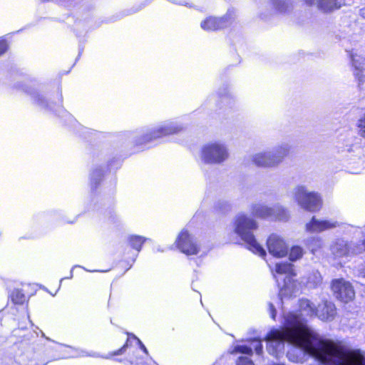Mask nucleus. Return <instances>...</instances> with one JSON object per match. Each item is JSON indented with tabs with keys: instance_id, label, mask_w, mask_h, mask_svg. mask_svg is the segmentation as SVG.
Segmentation results:
<instances>
[{
	"instance_id": "nucleus-1",
	"label": "nucleus",
	"mask_w": 365,
	"mask_h": 365,
	"mask_svg": "<svg viewBox=\"0 0 365 365\" xmlns=\"http://www.w3.org/2000/svg\"><path fill=\"white\" fill-rule=\"evenodd\" d=\"M322 348V353L318 361L323 364L336 359V365H365V356L359 349H349L341 341L329 339Z\"/></svg>"
},
{
	"instance_id": "nucleus-2",
	"label": "nucleus",
	"mask_w": 365,
	"mask_h": 365,
	"mask_svg": "<svg viewBox=\"0 0 365 365\" xmlns=\"http://www.w3.org/2000/svg\"><path fill=\"white\" fill-rule=\"evenodd\" d=\"M286 337L287 341L302 347L306 353L317 361L322 353V344L328 340L312 336L309 329L302 324L287 327Z\"/></svg>"
},
{
	"instance_id": "nucleus-3",
	"label": "nucleus",
	"mask_w": 365,
	"mask_h": 365,
	"mask_svg": "<svg viewBox=\"0 0 365 365\" xmlns=\"http://www.w3.org/2000/svg\"><path fill=\"white\" fill-rule=\"evenodd\" d=\"M234 232L246 243L247 248L254 254L262 257H266L264 249L257 242L253 231L258 228L256 220L245 214H240L235 217Z\"/></svg>"
},
{
	"instance_id": "nucleus-4",
	"label": "nucleus",
	"mask_w": 365,
	"mask_h": 365,
	"mask_svg": "<svg viewBox=\"0 0 365 365\" xmlns=\"http://www.w3.org/2000/svg\"><path fill=\"white\" fill-rule=\"evenodd\" d=\"M251 215L257 219L272 220L274 221L287 219V210L280 206L268 207L261 203H255L251 206Z\"/></svg>"
},
{
	"instance_id": "nucleus-5",
	"label": "nucleus",
	"mask_w": 365,
	"mask_h": 365,
	"mask_svg": "<svg viewBox=\"0 0 365 365\" xmlns=\"http://www.w3.org/2000/svg\"><path fill=\"white\" fill-rule=\"evenodd\" d=\"M146 239L140 235H130L128 237L125 245L120 262L124 263L126 269H130L140 252Z\"/></svg>"
},
{
	"instance_id": "nucleus-6",
	"label": "nucleus",
	"mask_w": 365,
	"mask_h": 365,
	"mask_svg": "<svg viewBox=\"0 0 365 365\" xmlns=\"http://www.w3.org/2000/svg\"><path fill=\"white\" fill-rule=\"evenodd\" d=\"M227 158L228 153L226 148L218 143H207L201 150V158L207 164L221 163Z\"/></svg>"
},
{
	"instance_id": "nucleus-7",
	"label": "nucleus",
	"mask_w": 365,
	"mask_h": 365,
	"mask_svg": "<svg viewBox=\"0 0 365 365\" xmlns=\"http://www.w3.org/2000/svg\"><path fill=\"white\" fill-rule=\"evenodd\" d=\"M295 199L301 207L309 212L319 211L322 206V200L318 193L307 192L302 186L297 188Z\"/></svg>"
},
{
	"instance_id": "nucleus-8",
	"label": "nucleus",
	"mask_w": 365,
	"mask_h": 365,
	"mask_svg": "<svg viewBox=\"0 0 365 365\" xmlns=\"http://www.w3.org/2000/svg\"><path fill=\"white\" fill-rule=\"evenodd\" d=\"M330 289L335 297L344 303L350 302L355 298L353 285L343 278L332 279L330 283Z\"/></svg>"
},
{
	"instance_id": "nucleus-9",
	"label": "nucleus",
	"mask_w": 365,
	"mask_h": 365,
	"mask_svg": "<svg viewBox=\"0 0 365 365\" xmlns=\"http://www.w3.org/2000/svg\"><path fill=\"white\" fill-rule=\"evenodd\" d=\"M175 245L180 252L187 256L197 255L200 250L199 245L185 228L181 230L178 235Z\"/></svg>"
},
{
	"instance_id": "nucleus-10",
	"label": "nucleus",
	"mask_w": 365,
	"mask_h": 365,
	"mask_svg": "<svg viewBox=\"0 0 365 365\" xmlns=\"http://www.w3.org/2000/svg\"><path fill=\"white\" fill-rule=\"evenodd\" d=\"M289 154V148L280 147L273 154L258 153L253 158L254 163L261 167H272L278 165Z\"/></svg>"
},
{
	"instance_id": "nucleus-11",
	"label": "nucleus",
	"mask_w": 365,
	"mask_h": 365,
	"mask_svg": "<svg viewBox=\"0 0 365 365\" xmlns=\"http://www.w3.org/2000/svg\"><path fill=\"white\" fill-rule=\"evenodd\" d=\"M266 245L269 254L276 258H283L288 254L287 244L277 234L272 233L268 237Z\"/></svg>"
},
{
	"instance_id": "nucleus-12",
	"label": "nucleus",
	"mask_w": 365,
	"mask_h": 365,
	"mask_svg": "<svg viewBox=\"0 0 365 365\" xmlns=\"http://www.w3.org/2000/svg\"><path fill=\"white\" fill-rule=\"evenodd\" d=\"M228 17L210 16L205 18L200 24L201 28L206 31H216L227 27Z\"/></svg>"
},
{
	"instance_id": "nucleus-13",
	"label": "nucleus",
	"mask_w": 365,
	"mask_h": 365,
	"mask_svg": "<svg viewBox=\"0 0 365 365\" xmlns=\"http://www.w3.org/2000/svg\"><path fill=\"white\" fill-rule=\"evenodd\" d=\"M181 127L168 125L160 127L150 131L149 133L143 136V142L153 140L158 138H160L167 135H173L179 133L182 130Z\"/></svg>"
},
{
	"instance_id": "nucleus-14",
	"label": "nucleus",
	"mask_w": 365,
	"mask_h": 365,
	"mask_svg": "<svg viewBox=\"0 0 365 365\" xmlns=\"http://www.w3.org/2000/svg\"><path fill=\"white\" fill-rule=\"evenodd\" d=\"M352 64L354 68V77L359 85H362L365 82V58L359 56H352Z\"/></svg>"
},
{
	"instance_id": "nucleus-15",
	"label": "nucleus",
	"mask_w": 365,
	"mask_h": 365,
	"mask_svg": "<svg viewBox=\"0 0 365 365\" xmlns=\"http://www.w3.org/2000/svg\"><path fill=\"white\" fill-rule=\"evenodd\" d=\"M336 226V222L328 220H318L312 217L310 221L306 225L307 230L309 232H322L326 230L334 228Z\"/></svg>"
},
{
	"instance_id": "nucleus-16",
	"label": "nucleus",
	"mask_w": 365,
	"mask_h": 365,
	"mask_svg": "<svg viewBox=\"0 0 365 365\" xmlns=\"http://www.w3.org/2000/svg\"><path fill=\"white\" fill-rule=\"evenodd\" d=\"M317 8L324 13H331L345 5V0H317Z\"/></svg>"
},
{
	"instance_id": "nucleus-17",
	"label": "nucleus",
	"mask_w": 365,
	"mask_h": 365,
	"mask_svg": "<svg viewBox=\"0 0 365 365\" xmlns=\"http://www.w3.org/2000/svg\"><path fill=\"white\" fill-rule=\"evenodd\" d=\"M274 271L278 274H287L291 277L296 276L294 265L287 262L277 263L275 264Z\"/></svg>"
},
{
	"instance_id": "nucleus-18",
	"label": "nucleus",
	"mask_w": 365,
	"mask_h": 365,
	"mask_svg": "<svg viewBox=\"0 0 365 365\" xmlns=\"http://www.w3.org/2000/svg\"><path fill=\"white\" fill-rule=\"evenodd\" d=\"M105 171L101 168H94L90 175V183L92 189L96 190L102 182Z\"/></svg>"
},
{
	"instance_id": "nucleus-19",
	"label": "nucleus",
	"mask_w": 365,
	"mask_h": 365,
	"mask_svg": "<svg viewBox=\"0 0 365 365\" xmlns=\"http://www.w3.org/2000/svg\"><path fill=\"white\" fill-rule=\"evenodd\" d=\"M264 340L267 341H287L286 337V328L283 330L279 329H271L264 336Z\"/></svg>"
},
{
	"instance_id": "nucleus-20",
	"label": "nucleus",
	"mask_w": 365,
	"mask_h": 365,
	"mask_svg": "<svg viewBox=\"0 0 365 365\" xmlns=\"http://www.w3.org/2000/svg\"><path fill=\"white\" fill-rule=\"evenodd\" d=\"M10 298L14 304L21 305L26 302V295L23 291L19 289H14L10 294Z\"/></svg>"
},
{
	"instance_id": "nucleus-21",
	"label": "nucleus",
	"mask_w": 365,
	"mask_h": 365,
	"mask_svg": "<svg viewBox=\"0 0 365 365\" xmlns=\"http://www.w3.org/2000/svg\"><path fill=\"white\" fill-rule=\"evenodd\" d=\"M304 255L303 249L299 245L292 246L289 252V259L291 262H295L302 257Z\"/></svg>"
},
{
	"instance_id": "nucleus-22",
	"label": "nucleus",
	"mask_w": 365,
	"mask_h": 365,
	"mask_svg": "<svg viewBox=\"0 0 365 365\" xmlns=\"http://www.w3.org/2000/svg\"><path fill=\"white\" fill-rule=\"evenodd\" d=\"M232 354H237V353H241L247 354L249 356H252L253 351L251 347L247 346V345H237L234 346V348L230 351Z\"/></svg>"
},
{
	"instance_id": "nucleus-23",
	"label": "nucleus",
	"mask_w": 365,
	"mask_h": 365,
	"mask_svg": "<svg viewBox=\"0 0 365 365\" xmlns=\"http://www.w3.org/2000/svg\"><path fill=\"white\" fill-rule=\"evenodd\" d=\"M129 341H130V336H128V339H126V341L120 348H119L118 349H117L115 351L109 352L105 358L106 359H112V358L115 357V356L123 354L125 352L126 349L128 346Z\"/></svg>"
},
{
	"instance_id": "nucleus-24",
	"label": "nucleus",
	"mask_w": 365,
	"mask_h": 365,
	"mask_svg": "<svg viewBox=\"0 0 365 365\" xmlns=\"http://www.w3.org/2000/svg\"><path fill=\"white\" fill-rule=\"evenodd\" d=\"M357 128H359V135L365 138V114H364L359 118L357 123Z\"/></svg>"
},
{
	"instance_id": "nucleus-25",
	"label": "nucleus",
	"mask_w": 365,
	"mask_h": 365,
	"mask_svg": "<svg viewBox=\"0 0 365 365\" xmlns=\"http://www.w3.org/2000/svg\"><path fill=\"white\" fill-rule=\"evenodd\" d=\"M236 365H255V364L247 356H240L236 361Z\"/></svg>"
},
{
	"instance_id": "nucleus-26",
	"label": "nucleus",
	"mask_w": 365,
	"mask_h": 365,
	"mask_svg": "<svg viewBox=\"0 0 365 365\" xmlns=\"http://www.w3.org/2000/svg\"><path fill=\"white\" fill-rule=\"evenodd\" d=\"M128 336H130V340L132 339H134V340H136L140 347V349L143 350V351L145 354H148V349H146V347L145 346V345L141 342V341L137 337L135 336L134 334H128Z\"/></svg>"
},
{
	"instance_id": "nucleus-27",
	"label": "nucleus",
	"mask_w": 365,
	"mask_h": 365,
	"mask_svg": "<svg viewBox=\"0 0 365 365\" xmlns=\"http://www.w3.org/2000/svg\"><path fill=\"white\" fill-rule=\"evenodd\" d=\"M9 48L8 43L6 40H0V56L3 55Z\"/></svg>"
},
{
	"instance_id": "nucleus-28",
	"label": "nucleus",
	"mask_w": 365,
	"mask_h": 365,
	"mask_svg": "<svg viewBox=\"0 0 365 365\" xmlns=\"http://www.w3.org/2000/svg\"><path fill=\"white\" fill-rule=\"evenodd\" d=\"M262 349H263V347H262V344L261 341H258V343H257V346L255 348L256 353L257 354H262Z\"/></svg>"
},
{
	"instance_id": "nucleus-29",
	"label": "nucleus",
	"mask_w": 365,
	"mask_h": 365,
	"mask_svg": "<svg viewBox=\"0 0 365 365\" xmlns=\"http://www.w3.org/2000/svg\"><path fill=\"white\" fill-rule=\"evenodd\" d=\"M269 307H270L271 317L273 319H275L276 314H277L276 309L272 304H270Z\"/></svg>"
},
{
	"instance_id": "nucleus-30",
	"label": "nucleus",
	"mask_w": 365,
	"mask_h": 365,
	"mask_svg": "<svg viewBox=\"0 0 365 365\" xmlns=\"http://www.w3.org/2000/svg\"><path fill=\"white\" fill-rule=\"evenodd\" d=\"M304 1L306 5L311 6L315 4L317 0H304Z\"/></svg>"
},
{
	"instance_id": "nucleus-31",
	"label": "nucleus",
	"mask_w": 365,
	"mask_h": 365,
	"mask_svg": "<svg viewBox=\"0 0 365 365\" xmlns=\"http://www.w3.org/2000/svg\"><path fill=\"white\" fill-rule=\"evenodd\" d=\"M361 245L364 247V250L365 251V238L362 240Z\"/></svg>"
},
{
	"instance_id": "nucleus-32",
	"label": "nucleus",
	"mask_w": 365,
	"mask_h": 365,
	"mask_svg": "<svg viewBox=\"0 0 365 365\" xmlns=\"http://www.w3.org/2000/svg\"><path fill=\"white\" fill-rule=\"evenodd\" d=\"M49 0H41V1L43 2H46V1H48Z\"/></svg>"
}]
</instances>
